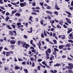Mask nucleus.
Here are the masks:
<instances>
[{"label":"nucleus","instance_id":"1","mask_svg":"<svg viewBox=\"0 0 73 73\" xmlns=\"http://www.w3.org/2000/svg\"><path fill=\"white\" fill-rule=\"evenodd\" d=\"M9 35L11 36H13V35H14L15 36H16L17 35V34L16 33V31L15 30L13 31H9Z\"/></svg>","mask_w":73,"mask_h":73},{"label":"nucleus","instance_id":"2","mask_svg":"<svg viewBox=\"0 0 73 73\" xmlns=\"http://www.w3.org/2000/svg\"><path fill=\"white\" fill-rule=\"evenodd\" d=\"M68 64L70 66H66V68H67L68 69H72V68H73V64L72 63L70 64L69 63Z\"/></svg>","mask_w":73,"mask_h":73},{"label":"nucleus","instance_id":"3","mask_svg":"<svg viewBox=\"0 0 73 73\" xmlns=\"http://www.w3.org/2000/svg\"><path fill=\"white\" fill-rule=\"evenodd\" d=\"M22 46L23 47V48L25 47V48L27 49L30 46L28 44H26V42H24V43H23V45H22Z\"/></svg>","mask_w":73,"mask_h":73},{"label":"nucleus","instance_id":"4","mask_svg":"<svg viewBox=\"0 0 73 73\" xmlns=\"http://www.w3.org/2000/svg\"><path fill=\"white\" fill-rule=\"evenodd\" d=\"M51 50L50 48H48L47 49V50L46 51V53L47 56H49V54L48 53H51Z\"/></svg>","mask_w":73,"mask_h":73},{"label":"nucleus","instance_id":"5","mask_svg":"<svg viewBox=\"0 0 73 73\" xmlns=\"http://www.w3.org/2000/svg\"><path fill=\"white\" fill-rule=\"evenodd\" d=\"M19 5L21 7H24L27 5V2H25L23 3H20Z\"/></svg>","mask_w":73,"mask_h":73},{"label":"nucleus","instance_id":"6","mask_svg":"<svg viewBox=\"0 0 73 73\" xmlns=\"http://www.w3.org/2000/svg\"><path fill=\"white\" fill-rule=\"evenodd\" d=\"M20 3V2H19V1H18V2H16V3H13L11 2V4H12V5H15V7H19V5H19V3Z\"/></svg>","mask_w":73,"mask_h":73},{"label":"nucleus","instance_id":"7","mask_svg":"<svg viewBox=\"0 0 73 73\" xmlns=\"http://www.w3.org/2000/svg\"><path fill=\"white\" fill-rule=\"evenodd\" d=\"M24 27V26L23 25H21V26H18L17 27V28H18V29H20V30H21V31H24V30L23 28H21V27Z\"/></svg>","mask_w":73,"mask_h":73},{"label":"nucleus","instance_id":"8","mask_svg":"<svg viewBox=\"0 0 73 73\" xmlns=\"http://www.w3.org/2000/svg\"><path fill=\"white\" fill-rule=\"evenodd\" d=\"M65 20L66 21L69 23V24H72V22H71V21L70 20L67 18H65Z\"/></svg>","mask_w":73,"mask_h":73},{"label":"nucleus","instance_id":"9","mask_svg":"<svg viewBox=\"0 0 73 73\" xmlns=\"http://www.w3.org/2000/svg\"><path fill=\"white\" fill-rule=\"evenodd\" d=\"M32 9H33V11H34V12H38V13L40 12V11H39V10H35L36 9V7H32Z\"/></svg>","mask_w":73,"mask_h":73},{"label":"nucleus","instance_id":"10","mask_svg":"<svg viewBox=\"0 0 73 73\" xmlns=\"http://www.w3.org/2000/svg\"><path fill=\"white\" fill-rule=\"evenodd\" d=\"M67 30L68 31L67 32V34H69V33H70V32H72V30H73V29H72V28H71L70 29L68 28L67 29Z\"/></svg>","mask_w":73,"mask_h":73},{"label":"nucleus","instance_id":"11","mask_svg":"<svg viewBox=\"0 0 73 73\" xmlns=\"http://www.w3.org/2000/svg\"><path fill=\"white\" fill-rule=\"evenodd\" d=\"M55 9H56V10H59L60 9V8L58 7V5H57V3H56L55 5Z\"/></svg>","mask_w":73,"mask_h":73},{"label":"nucleus","instance_id":"12","mask_svg":"<svg viewBox=\"0 0 73 73\" xmlns=\"http://www.w3.org/2000/svg\"><path fill=\"white\" fill-rule=\"evenodd\" d=\"M16 42V41H15L14 40H11L10 42L11 44H15Z\"/></svg>","mask_w":73,"mask_h":73},{"label":"nucleus","instance_id":"13","mask_svg":"<svg viewBox=\"0 0 73 73\" xmlns=\"http://www.w3.org/2000/svg\"><path fill=\"white\" fill-rule=\"evenodd\" d=\"M21 42H22L21 44H23V43L24 42L22 41H20V40H19L17 42V45H21Z\"/></svg>","mask_w":73,"mask_h":73},{"label":"nucleus","instance_id":"14","mask_svg":"<svg viewBox=\"0 0 73 73\" xmlns=\"http://www.w3.org/2000/svg\"><path fill=\"white\" fill-rule=\"evenodd\" d=\"M61 66V64L60 63H56V64L54 65V67H56V66L58 67V66Z\"/></svg>","mask_w":73,"mask_h":73},{"label":"nucleus","instance_id":"15","mask_svg":"<svg viewBox=\"0 0 73 73\" xmlns=\"http://www.w3.org/2000/svg\"><path fill=\"white\" fill-rule=\"evenodd\" d=\"M64 46V45H62L58 46L59 49H62L63 48V47Z\"/></svg>","mask_w":73,"mask_h":73},{"label":"nucleus","instance_id":"16","mask_svg":"<svg viewBox=\"0 0 73 73\" xmlns=\"http://www.w3.org/2000/svg\"><path fill=\"white\" fill-rule=\"evenodd\" d=\"M46 13H48L49 14H50V15H52V14H53V13L52 12H51L50 11H46Z\"/></svg>","mask_w":73,"mask_h":73},{"label":"nucleus","instance_id":"17","mask_svg":"<svg viewBox=\"0 0 73 73\" xmlns=\"http://www.w3.org/2000/svg\"><path fill=\"white\" fill-rule=\"evenodd\" d=\"M46 33L48 35H50V37H51V36H52V32H50V34L49 33V32H48V31H46Z\"/></svg>","mask_w":73,"mask_h":73},{"label":"nucleus","instance_id":"18","mask_svg":"<svg viewBox=\"0 0 73 73\" xmlns=\"http://www.w3.org/2000/svg\"><path fill=\"white\" fill-rule=\"evenodd\" d=\"M6 27L9 29H12V28L9 25H6Z\"/></svg>","mask_w":73,"mask_h":73},{"label":"nucleus","instance_id":"19","mask_svg":"<svg viewBox=\"0 0 73 73\" xmlns=\"http://www.w3.org/2000/svg\"><path fill=\"white\" fill-rule=\"evenodd\" d=\"M11 54V52H6V56H9Z\"/></svg>","mask_w":73,"mask_h":73},{"label":"nucleus","instance_id":"20","mask_svg":"<svg viewBox=\"0 0 73 73\" xmlns=\"http://www.w3.org/2000/svg\"><path fill=\"white\" fill-rule=\"evenodd\" d=\"M29 20H30V21H31V22H33V20H32V16H30L29 17Z\"/></svg>","mask_w":73,"mask_h":73},{"label":"nucleus","instance_id":"21","mask_svg":"<svg viewBox=\"0 0 73 73\" xmlns=\"http://www.w3.org/2000/svg\"><path fill=\"white\" fill-rule=\"evenodd\" d=\"M15 15L17 16H21V14L18 13H17L15 14Z\"/></svg>","mask_w":73,"mask_h":73},{"label":"nucleus","instance_id":"22","mask_svg":"<svg viewBox=\"0 0 73 73\" xmlns=\"http://www.w3.org/2000/svg\"><path fill=\"white\" fill-rule=\"evenodd\" d=\"M53 59H54V56L53 55H52L51 56H50V60H53Z\"/></svg>","mask_w":73,"mask_h":73},{"label":"nucleus","instance_id":"23","mask_svg":"<svg viewBox=\"0 0 73 73\" xmlns=\"http://www.w3.org/2000/svg\"><path fill=\"white\" fill-rule=\"evenodd\" d=\"M23 71L25 72V73H28V70L26 68L23 69Z\"/></svg>","mask_w":73,"mask_h":73},{"label":"nucleus","instance_id":"24","mask_svg":"<svg viewBox=\"0 0 73 73\" xmlns=\"http://www.w3.org/2000/svg\"><path fill=\"white\" fill-rule=\"evenodd\" d=\"M63 23H64V22H63V21H60L59 23V24H60V25H61L62 26V24Z\"/></svg>","mask_w":73,"mask_h":73},{"label":"nucleus","instance_id":"25","mask_svg":"<svg viewBox=\"0 0 73 73\" xmlns=\"http://www.w3.org/2000/svg\"><path fill=\"white\" fill-rule=\"evenodd\" d=\"M56 27L58 28H61V26H60V25L59 24H58L56 26Z\"/></svg>","mask_w":73,"mask_h":73},{"label":"nucleus","instance_id":"26","mask_svg":"<svg viewBox=\"0 0 73 73\" xmlns=\"http://www.w3.org/2000/svg\"><path fill=\"white\" fill-rule=\"evenodd\" d=\"M20 68L18 66H15V69L16 70H17L19 69H20Z\"/></svg>","mask_w":73,"mask_h":73},{"label":"nucleus","instance_id":"27","mask_svg":"<svg viewBox=\"0 0 73 73\" xmlns=\"http://www.w3.org/2000/svg\"><path fill=\"white\" fill-rule=\"evenodd\" d=\"M5 19L6 21H8V19H9V17L8 16H7V17L5 18Z\"/></svg>","mask_w":73,"mask_h":73},{"label":"nucleus","instance_id":"28","mask_svg":"<svg viewBox=\"0 0 73 73\" xmlns=\"http://www.w3.org/2000/svg\"><path fill=\"white\" fill-rule=\"evenodd\" d=\"M54 50L55 52H56V51L57 52H58V51H59V50L58 49H57V48H54Z\"/></svg>","mask_w":73,"mask_h":73},{"label":"nucleus","instance_id":"29","mask_svg":"<svg viewBox=\"0 0 73 73\" xmlns=\"http://www.w3.org/2000/svg\"><path fill=\"white\" fill-rule=\"evenodd\" d=\"M31 14L33 15H37V14L35 12H32Z\"/></svg>","mask_w":73,"mask_h":73},{"label":"nucleus","instance_id":"30","mask_svg":"<svg viewBox=\"0 0 73 73\" xmlns=\"http://www.w3.org/2000/svg\"><path fill=\"white\" fill-rule=\"evenodd\" d=\"M54 14H55L56 15H58V12L57 11H55L54 12Z\"/></svg>","mask_w":73,"mask_h":73},{"label":"nucleus","instance_id":"31","mask_svg":"<svg viewBox=\"0 0 73 73\" xmlns=\"http://www.w3.org/2000/svg\"><path fill=\"white\" fill-rule=\"evenodd\" d=\"M4 69L5 70H8V69H9V68H8V67H6V66H5Z\"/></svg>","mask_w":73,"mask_h":73},{"label":"nucleus","instance_id":"32","mask_svg":"<svg viewBox=\"0 0 73 73\" xmlns=\"http://www.w3.org/2000/svg\"><path fill=\"white\" fill-rule=\"evenodd\" d=\"M44 36H48V34H47V33H46L45 31H44Z\"/></svg>","mask_w":73,"mask_h":73},{"label":"nucleus","instance_id":"33","mask_svg":"<svg viewBox=\"0 0 73 73\" xmlns=\"http://www.w3.org/2000/svg\"><path fill=\"white\" fill-rule=\"evenodd\" d=\"M32 5L33 7H35V6H36V2H33L32 3Z\"/></svg>","mask_w":73,"mask_h":73},{"label":"nucleus","instance_id":"34","mask_svg":"<svg viewBox=\"0 0 73 73\" xmlns=\"http://www.w3.org/2000/svg\"><path fill=\"white\" fill-rule=\"evenodd\" d=\"M66 46H68V47H71L70 44H67L66 45Z\"/></svg>","mask_w":73,"mask_h":73},{"label":"nucleus","instance_id":"35","mask_svg":"<svg viewBox=\"0 0 73 73\" xmlns=\"http://www.w3.org/2000/svg\"><path fill=\"white\" fill-rule=\"evenodd\" d=\"M17 25L19 27V25H21V22H18L17 23Z\"/></svg>","mask_w":73,"mask_h":73},{"label":"nucleus","instance_id":"36","mask_svg":"<svg viewBox=\"0 0 73 73\" xmlns=\"http://www.w3.org/2000/svg\"><path fill=\"white\" fill-rule=\"evenodd\" d=\"M66 13H67V14L69 15H70V16H71V13H70V12H68L67 11H66Z\"/></svg>","mask_w":73,"mask_h":73},{"label":"nucleus","instance_id":"37","mask_svg":"<svg viewBox=\"0 0 73 73\" xmlns=\"http://www.w3.org/2000/svg\"><path fill=\"white\" fill-rule=\"evenodd\" d=\"M31 51L32 52H33V53H34L35 54H36V50H32Z\"/></svg>","mask_w":73,"mask_h":73},{"label":"nucleus","instance_id":"38","mask_svg":"<svg viewBox=\"0 0 73 73\" xmlns=\"http://www.w3.org/2000/svg\"><path fill=\"white\" fill-rule=\"evenodd\" d=\"M46 9H51V7H50L48 5L47 7H46Z\"/></svg>","mask_w":73,"mask_h":73},{"label":"nucleus","instance_id":"39","mask_svg":"<svg viewBox=\"0 0 73 73\" xmlns=\"http://www.w3.org/2000/svg\"><path fill=\"white\" fill-rule=\"evenodd\" d=\"M23 11V10L21 9H20L18 11V13H20V12H21Z\"/></svg>","mask_w":73,"mask_h":73},{"label":"nucleus","instance_id":"40","mask_svg":"<svg viewBox=\"0 0 73 73\" xmlns=\"http://www.w3.org/2000/svg\"><path fill=\"white\" fill-rule=\"evenodd\" d=\"M42 21H40V24H41V25H43V24H44V23H43V22H44V20H42Z\"/></svg>","mask_w":73,"mask_h":73},{"label":"nucleus","instance_id":"41","mask_svg":"<svg viewBox=\"0 0 73 73\" xmlns=\"http://www.w3.org/2000/svg\"><path fill=\"white\" fill-rule=\"evenodd\" d=\"M68 72L69 73H73V71L72 70H68Z\"/></svg>","mask_w":73,"mask_h":73},{"label":"nucleus","instance_id":"42","mask_svg":"<svg viewBox=\"0 0 73 73\" xmlns=\"http://www.w3.org/2000/svg\"><path fill=\"white\" fill-rule=\"evenodd\" d=\"M23 37L25 38H28V36L27 35H24L23 36Z\"/></svg>","mask_w":73,"mask_h":73},{"label":"nucleus","instance_id":"43","mask_svg":"<svg viewBox=\"0 0 73 73\" xmlns=\"http://www.w3.org/2000/svg\"><path fill=\"white\" fill-rule=\"evenodd\" d=\"M41 37L42 38H44V34L43 33H42L41 34Z\"/></svg>","mask_w":73,"mask_h":73},{"label":"nucleus","instance_id":"44","mask_svg":"<svg viewBox=\"0 0 73 73\" xmlns=\"http://www.w3.org/2000/svg\"><path fill=\"white\" fill-rule=\"evenodd\" d=\"M47 17L49 20H50L51 19V17H50L48 15H47Z\"/></svg>","mask_w":73,"mask_h":73},{"label":"nucleus","instance_id":"45","mask_svg":"<svg viewBox=\"0 0 73 73\" xmlns=\"http://www.w3.org/2000/svg\"><path fill=\"white\" fill-rule=\"evenodd\" d=\"M33 40H31L30 42V43L31 44V45H32V44H33Z\"/></svg>","mask_w":73,"mask_h":73},{"label":"nucleus","instance_id":"46","mask_svg":"<svg viewBox=\"0 0 73 73\" xmlns=\"http://www.w3.org/2000/svg\"><path fill=\"white\" fill-rule=\"evenodd\" d=\"M39 4L41 6H43L44 5V3L43 2H40V3Z\"/></svg>","mask_w":73,"mask_h":73},{"label":"nucleus","instance_id":"47","mask_svg":"<svg viewBox=\"0 0 73 73\" xmlns=\"http://www.w3.org/2000/svg\"><path fill=\"white\" fill-rule=\"evenodd\" d=\"M53 41L55 44H57V41L56 40H53Z\"/></svg>","mask_w":73,"mask_h":73},{"label":"nucleus","instance_id":"48","mask_svg":"<svg viewBox=\"0 0 73 73\" xmlns=\"http://www.w3.org/2000/svg\"><path fill=\"white\" fill-rule=\"evenodd\" d=\"M33 72V73H37V70L36 69H35Z\"/></svg>","mask_w":73,"mask_h":73},{"label":"nucleus","instance_id":"49","mask_svg":"<svg viewBox=\"0 0 73 73\" xmlns=\"http://www.w3.org/2000/svg\"><path fill=\"white\" fill-rule=\"evenodd\" d=\"M66 55H63L62 56V58H66Z\"/></svg>","mask_w":73,"mask_h":73},{"label":"nucleus","instance_id":"50","mask_svg":"<svg viewBox=\"0 0 73 73\" xmlns=\"http://www.w3.org/2000/svg\"><path fill=\"white\" fill-rule=\"evenodd\" d=\"M0 8L2 9H3V10H5V8H4V7H3V6H0Z\"/></svg>","mask_w":73,"mask_h":73},{"label":"nucleus","instance_id":"51","mask_svg":"<svg viewBox=\"0 0 73 73\" xmlns=\"http://www.w3.org/2000/svg\"><path fill=\"white\" fill-rule=\"evenodd\" d=\"M11 26H12V27H13L14 29L16 28V26H15V25H11Z\"/></svg>","mask_w":73,"mask_h":73},{"label":"nucleus","instance_id":"52","mask_svg":"<svg viewBox=\"0 0 73 73\" xmlns=\"http://www.w3.org/2000/svg\"><path fill=\"white\" fill-rule=\"evenodd\" d=\"M3 0H0V3L1 4H3L4 3V2H3Z\"/></svg>","mask_w":73,"mask_h":73},{"label":"nucleus","instance_id":"53","mask_svg":"<svg viewBox=\"0 0 73 73\" xmlns=\"http://www.w3.org/2000/svg\"><path fill=\"white\" fill-rule=\"evenodd\" d=\"M10 47H11V48H13V47L14 48H13V49H14V48L15 47V45H11L10 46Z\"/></svg>","mask_w":73,"mask_h":73},{"label":"nucleus","instance_id":"54","mask_svg":"<svg viewBox=\"0 0 73 73\" xmlns=\"http://www.w3.org/2000/svg\"><path fill=\"white\" fill-rule=\"evenodd\" d=\"M35 21L36 22H38V18H36Z\"/></svg>","mask_w":73,"mask_h":73},{"label":"nucleus","instance_id":"55","mask_svg":"<svg viewBox=\"0 0 73 73\" xmlns=\"http://www.w3.org/2000/svg\"><path fill=\"white\" fill-rule=\"evenodd\" d=\"M29 24H28V23H26L25 26H26V27H28V25H29Z\"/></svg>","mask_w":73,"mask_h":73},{"label":"nucleus","instance_id":"56","mask_svg":"<svg viewBox=\"0 0 73 73\" xmlns=\"http://www.w3.org/2000/svg\"><path fill=\"white\" fill-rule=\"evenodd\" d=\"M18 60H19V61H23V60L22 59L20 58H18Z\"/></svg>","mask_w":73,"mask_h":73},{"label":"nucleus","instance_id":"57","mask_svg":"<svg viewBox=\"0 0 73 73\" xmlns=\"http://www.w3.org/2000/svg\"><path fill=\"white\" fill-rule=\"evenodd\" d=\"M69 9H70V10H71V11H72V10H73V7H70L69 8Z\"/></svg>","mask_w":73,"mask_h":73},{"label":"nucleus","instance_id":"58","mask_svg":"<svg viewBox=\"0 0 73 73\" xmlns=\"http://www.w3.org/2000/svg\"><path fill=\"white\" fill-rule=\"evenodd\" d=\"M50 23H51V24H54V21L53 20L52 21L50 22Z\"/></svg>","mask_w":73,"mask_h":73},{"label":"nucleus","instance_id":"59","mask_svg":"<svg viewBox=\"0 0 73 73\" xmlns=\"http://www.w3.org/2000/svg\"><path fill=\"white\" fill-rule=\"evenodd\" d=\"M54 20L56 23H58V21H59L58 20H57L56 19H55Z\"/></svg>","mask_w":73,"mask_h":73},{"label":"nucleus","instance_id":"60","mask_svg":"<svg viewBox=\"0 0 73 73\" xmlns=\"http://www.w3.org/2000/svg\"><path fill=\"white\" fill-rule=\"evenodd\" d=\"M10 38H11V39H12V40H14V39H15V37H13V36H12Z\"/></svg>","mask_w":73,"mask_h":73},{"label":"nucleus","instance_id":"61","mask_svg":"<svg viewBox=\"0 0 73 73\" xmlns=\"http://www.w3.org/2000/svg\"><path fill=\"white\" fill-rule=\"evenodd\" d=\"M7 5L9 7H12V5H11V4H8Z\"/></svg>","mask_w":73,"mask_h":73},{"label":"nucleus","instance_id":"62","mask_svg":"<svg viewBox=\"0 0 73 73\" xmlns=\"http://www.w3.org/2000/svg\"><path fill=\"white\" fill-rule=\"evenodd\" d=\"M42 60L41 59H39L38 60V61H39V62H41V61H42Z\"/></svg>","mask_w":73,"mask_h":73},{"label":"nucleus","instance_id":"63","mask_svg":"<svg viewBox=\"0 0 73 73\" xmlns=\"http://www.w3.org/2000/svg\"><path fill=\"white\" fill-rule=\"evenodd\" d=\"M71 6H73V0L72 1L71 3Z\"/></svg>","mask_w":73,"mask_h":73},{"label":"nucleus","instance_id":"64","mask_svg":"<svg viewBox=\"0 0 73 73\" xmlns=\"http://www.w3.org/2000/svg\"><path fill=\"white\" fill-rule=\"evenodd\" d=\"M36 9H40V8L38 7H36Z\"/></svg>","mask_w":73,"mask_h":73}]
</instances>
